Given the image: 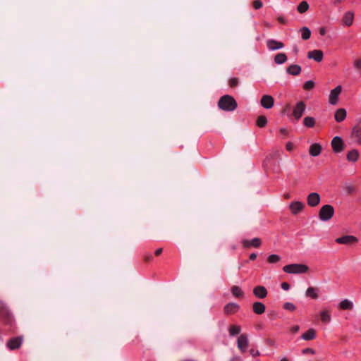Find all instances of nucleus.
<instances>
[{"instance_id":"obj_28","label":"nucleus","mask_w":361,"mask_h":361,"mask_svg":"<svg viewBox=\"0 0 361 361\" xmlns=\"http://www.w3.org/2000/svg\"><path fill=\"white\" fill-rule=\"evenodd\" d=\"M338 307L343 310H350L353 308V303L348 299H344L340 302Z\"/></svg>"},{"instance_id":"obj_21","label":"nucleus","mask_w":361,"mask_h":361,"mask_svg":"<svg viewBox=\"0 0 361 361\" xmlns=\"http://www.w3.org/2000/svg\"><path fill=\"white\" fill-rule=\"evenodd\" d=\"M322 151V147L319 143H313L309 148V153L312 157L319 156Z\"/></svg>"},{"instance_id":"obj_11","label":"nucleus","mask_w":361,"mask_h":361,"mask_svg":"<svg viewBox=\"0 0 361 361\" xmlns=\"http://www.w3.org/2000/svg\"><path fill=\"white\" fill-rule=\"evenodd\" d=\"M320 200L321 197L319 193L311 192L310 194L308 195L307 197V204L310 207H316L319 204Z\"/></svg>"},{"instance_id":"obj_16","label":"nucleus","mask_w":361,"mask_h":361,"mask_svg":"<svg viewBox=\"0 0 361 361\" xmlns=\"http://www.w3.org/2000/svg\"><path fill=\"white\" fill-rule=\"evenodd\" d=\"M289 208L291 213L294 215H296L302 212L304 208V204L299 201L292 202L289 205Z\"/></svg>"},{"instance_id":"obj_19","label":"nucleus","mask_w":361,"mask_h":361,"mask_svg":"<svg viewBox=\"0 0 361 361\" xmlns=\"http://www.w3.org/2000/svg\"><path fill=\"white\" fill-rule=\"evenodd\" d=\"M253 294L259 299H263L267 295V290L264 286H257L253 289Z\"/></svg>"},{"instance_id":"obj_15","label":"nucleus","mask_w":361,"mask_h":361,"mask_svg":"<svg viewBox=\"0 0 361 361\" xmlns=\"http://www.w3.org/2000/svg\"><path fill=\"white\" fill-rule=\"evenodd\" d=\"M267 47L270 51H275L283 48L284 44L281 42L273 39L267 41Z\"/></svg>"},{"instance_id":"obj_23","label":"nucleus","mask_w":361,"mask_h":361,"mask_svg":"<svg viewBox=\"0 0 361 361\" xmlns=\"http://www.w3.org/2000/svg\"><path fill=\"white\" fill-rule=\"evenodd\" d=\"M346 116V110L343 108H340L336 111L334 114V119L336 122L341 123L345 119Z\"/></svg>"},{"instance_id":"obj_54","label":"nucleus","mask_w":361,"mask_h":361,"mask_svg":"<svg viewBox=\"0 0 361 361\" xmlns=\"http://www.w3.org/2000/svg\"><path fill=\"white\" fill-rule=\"evenodd\" d=\"M230 361H242V359L240 357H233L230 360Z\"/></svg>"},{"instance_id":"obj_33","label":"nucleus","mask_w":361,"mask_h":361,"mask_svg":"<svg viewBox=\"0 0 361 361\" xmlns=\"http://www.w3.org/2000/svg\"><path fill=\"white\" fill-rule=\"evenodd\" d=\"M303 124L307 128H313L315 126V119L311 116H306L303 120Z\"/></svg>"},{"instance_id":"obj_1","label":"nucleus","mask_w":361,"mask_h":361,"mask_svg":"<svg viewBox=\"0 0 361 361\" xmlns=\"http://www.w3.org/2000/svg\"><path fill=\"white\" fill-rule=\"evenodd\" d=\"M219 107L224 111H233L237 108V102L234 98L230 95L221 97L218 102Z\"/></svg>"},{"instance_id":"obj_53","label":"nucleus","mask_w":361,"mask_h":361,"mask_svg":"<svg viewBox=\"0 0 361 361\" xmlns=\"http://www.w3.org/2000/svg\"><path fill=\"white\" fill-rule=\"evenodd\" d=\"M249 258L250 260H255L257 258V255L255 253H252L250 255Z\"/></svg>"},{"instance_id":"obj_51","label":"nucleus","mask_w":361,"mask_h":361,"mask_svg":"<svg viewBox=\"0 0 361 361\" xmlns=\"http://www.w3.org/2000/svg\"><path fill=\"white\" fill-rule=\"evenodd\" d=\"M280 133L284 135H288V130L286 128H281L280 129Z\"/></svg>"},{"instance_id":"obj_42","label":"nucleus","mask_w":361,"mask_h":361,"mask_svg":"<svg viewBox=\"0 0 361 361\" xmlns=\"http://www.w3.org/2000/svg\"><path fill=\"white\" fill-rule=\"evenodd\" d=\"M302 353L314 355L315 353V351L312 348H307L302 350Z\"/></svg>"},{"instance_id":"obj_25","label":"nucleus","mask_w":361,"mask_h":361,"mask_svg":"<svg viewBox=\"0 0 361 361\" xmlns=\"http://www.w3.org/2000/svg\"><path fill=\"white\" fill-rule=\"evenodd\" d=\"M265 310V305L261 302H255L252 304V310L257 314H262Z\"/></svg>"},{"instance_id":"obj_31","label":"nucleus","mask_w":361,"mask_h":361,"mask_svg":"<svg viewBox=\"0 0 361 361\" xmlns=\"http://www.w3.org/2000/svg\"><path fill=\"white\" fill-rule=\"evenodd\" d=\"M231 293L235 298H243L244 293L242 289L238 286H233L231 288Z\"/></svg>"},{"instance_id":"obj_50","label":"nucleus","mask_w":361,"mask_h":361,"mask_svg":"<svg viewBox=\"0 0 361 361\" xmlns=\"http://www.w3.org/2000/svg\"><path fill=\"white\" fill-rule=\"evenodd\" d=\"M278 21L282 24H286V20L284 17L283 16H279L277 18Z\"/></svg>"},{"instance_id":"obj_55","label":"nucleus","mask_w":361,"mask_h":361,"mask_svg":"<svg viewBox=\"0 0 361 361\" xmlns=\"http://www.w3.org/2000/svg\"><path fill=\"white\" fill-rule=\"evenodd\" d=\"M280 361H289V360L286 357H283Z\"/></svg>"},{"instance_id":"obj_41","label":"nucleus","mask_w":361,"mask_h":361,"mask_svg":"<svg viewBox=\"0 0 361 361\" xmlns=\"http://www.w3.org/2000/svg\"><path fill=\"white\" fill-rule=\"evenodd\" d=\"M255 9H259L262 7V2L260 0H255L252 3Z\"/></svg>"},{"instance_id":"obj_10","label":"nucleus","mask_w":361,"mask_h":361,"mask_svg":"<svg viewBox=\"0 0 361 361\" xmlns=\"http://www.w3.org/2000/svg\"><path fill=\"white\" fill-rule=\"evenodd\" d=\"M355 15L352 11L345 12L341 18L342 25L346 27H350L354 22Z\"/></svg>"},{"instance_id":"obj_27","label":"nucleus","mask_w":361,"mask_h":361,"mask_svg":"<svg viewBox=\"0 0 361 361\" xmlns=\"http://www.w3.org/2000/svg\"><path fill=\"white\" fill-rule=\"evenodd\" d=\"M286 71L288 74L296 76L300 74L301 67L298 65L293 64L287 68Z\"/></svg>"},{"instance_id":"obj_3","label":"nucleus","mask_w":361,"mask_h":361,"mask_svg":"<svg viewBox=\"0 0 361 361\" xmlns=\"http://www.w3.org/2000/svg\"><path fill=\"white\" fill-rule=\"evenodd\" d=\"M309 267L302 264H290L283 267V271L288 274H305L307 272Z\"/></svg>"},{"instance_id":"obj_13","label":"nucleus","mask_w":361,"mask_h":361,"mask_svg":"<svg viewBox=\"0 0 361 361\" xmlns=\"http://www.w3.org/2000/svg\"><path fill=\"white\" fill-rule=\"evenodd\" d=\"M241 243L243 245V246L245 248H248L250 247H260L261 244H262V241L260 240V238H255L252 240H243L241 241Z\"/></svg>"},{"instance_id":"obj_5","label":"nucleus","mask_w":361,"mask_h":361,"mask_svg":"<svg viewBox=\"0 0 361 361\" xmlns=\"http://www.w3.org/2000/svg\"><path fill=\"white\" fill-rule=\"evenodd\" d=\"M343 87L341 85H337L330 91L328 102L331 105H336L338 102L339 96L341 94Z\"/></svg>"},{"instance_id":"obj_43","label":"nucleus","mask_w":361,"mask_h":361,"mask_svg":"<svg viewBox=\"0 0 361 361\" xmlns=\"http://www.w3.org/2000/svg\"><path fill=\"white\" fill-rule=\"evenodd\" d=\"M286 149L288 152H291L294 149V145L291 142H288L286 145Z\"/></svg>"},{"instance_id":"obj_20","label":"nucleus","mask_w":361,"mask_h":361,"mask_svg":"<svg viewBox=\"0 0 361 361\" xmlns=\"http://www.w3.org/2000/svg\"><path fill=\"white\" fill-rule=\"evenodd\" d=\"M1 318L2 319L3 322L6 324L12 325L13 323V316L11 314V313L6 310H4L1 311L0 312Z\"/></svg>"},{"instance_id":"obj_46","label":"nucleus","mask_w":361,"mask_h":361,"mask_svg":"<svg viewBox=\"0 0 361 361\" xmlns=\"http://www.w3.org/2000/svg\"><path fill=\"white\" fill-rule=\"evenodd\" d=\"M250 354L253 357H256V356H259V352L257 350L251 349L250 350Z\"/></svg>"},{"instance_id":"obj_14","label":"nucleus","mask_w":361,"mask_h":361,"mask_svg":"<svg viewBox=\"0 0 361 361\" xmlns=\"http://www.w3.org/2000/svg\"><path fill=\"white\" fill-rule=\"evenodd\" d=\"M238 348L242 353H245L248 346V339L246 335L241 334L237 341Z\"/></svg>"},{"instance_id":"obj_48","label":"nucleus","mask_w":361,"mask_h":361,"mask_svg":"<svg viewBox=\"0 0 361 361\" xmlns=\"http://www.w3.org/2000/svg\"><path fill=\"white\" fill-rule=\"evenodd\" d=\"M319 34L322 35V36H324L326 35V29L324 27H322L319 28Z\"/></svg>"},{"instance_id":"obj_39","label":"nucleus","mask_w":361,"mask_h":361,"mask_svg":"<svg viewBox=\"0 0 361 361\" xmlns=\"http://www.w3.org/2000/svg\"><path fill=\"white\" fill-rule=\"evenodd\" d=\"M314 87V82L312 80H308L303 85V88L305 90H310Z\"/></svg>"},{"instance_id":"obj_37","label":"nucleus","mask_w":361,"mask_h":361,"mask_svg":"<svg viewBox=\"0 0 361 361\" xmlns=\"http://www.w3.org/2000/svg\"><path fill=\"white\" fill-rule=\"evenodd\" d=\"M281 260V257L278 255H275V254H273V255H270L268 258H267V262L269 263V264H274V263H277L279 262V261Z\"/></svg>"},{"instance_id":"obj_12","label":"nucleus","mask_w":361,"mask_h":361,"mask_svg":"<svg viewBox=\"0 0 361 361\" xmlns=\"http://www.w3.org/2000/svg\"><path fill=\"white\" fill-rule=\"evenodd\" d=\"M260 104L263 108L269 109L274 106V99L272 96L265 94L262 96Z\"/></svg>"},{"instance_id":"obj_38","label":"nucleus","mask_w":361,"mask_h":361,"mask_svg":"<svg viewBox=\"0 0 361 361\" xmlns=\"http://www.w3.org/2000/svg\"><path fill=\"white\" fill-rule=\"evenodd\" d=\"M283 308L286 310L293 312L296 310V306L292 302H285L283 304Z\"/></svg>"},{"instance_id":"obj_7","label":"nucleus","mask_w":361,"mask_h":361,"mask_svg":"<svg viewBox=\"0 0 361 361\" xmlns=\"http://www.w3.org/2000/svg\"><path fill=\"white\" fill-rule=\"evenodd\" d=\"M358 238L356 236L346 235H343L336 239V243L341 245H353L358 242Z\"/></svg>"},{"instance_id":"obj_47","label":"nucleus","mask_w":361,"mask_h":361,"mask_svg":"<svg viewBox=\"0 0 361 361\" xmlns=\"http://www.w3.org/2000/svg\"><path fill=\"white\" fill-rule=\"evenodd\" d=\"M354 66L357 68H359L361 67V59H357L354 62Z\"/></svg>"},{"instance_id":"obj_9","label":"nucleus","mask_w":361,"mask_h":361,"mask_svg":"<svg viewBox=\"0 0 361 361\" xmlns=\"http://www.w3.org/2000/svg\"><path fill=\"white\" fill-rule=\"evenodd\" d=\"M23 343V337L22 336H17L11 338L7 341L6 346L8 349L13 350L18 349L20 347Z\"/></svg>"},{"instance_id":"obj_17","label":"nucleus","mask_w":361,"mask_h":361,"mask_svg":"<svg viewBox=\"0 0 361 361\" xmlns=\"http://www.w3.org/2000/svg\"><path fill=\"white\" fill-rule=\"evenodd\" d=\"M307 57L310 59L314 60L317 62H320L323 59L324 54L322 50L315 49L309 51L307 53Z\"/></svg>"},{"instance_id":"obj_40","label":"nucleus","mask_w":361,"mask_h":361,"mask_svg":"<svg viewBox=\"0 0 361 361\" xmlns=\"http://www.w3.org/2000/svg\"><path fill=\"white\" fill-rule=\"evenodd\" d=\"M229 85L231 87H234L238 85V79L236 78H231L228 81Z\"/></svg>"},{"instance_id":"obj_49","label":"nucleus","mask_w":361,"mask_h":361,"mask_svg":"<svg viewBox=\"0 0 361 361\" xmlns=\"http://www.w3.org/2000/svg\"><path fill=\"white\" fill-rule=\"evenodd\" d=\"M152 259H153V257H152V255L151 254H146V255H145V260L146 262H149V261H151Z\"/></svg>"},{"instance_id":"obj_24","label":"nucleus","mask_w":361,"mask_h":361,"mask_svg":"<svg viewBox=\"0 0 361 361\" xmlns=\"http://www.w3.org/2000/svg\"><path fill=\"white\" fill-rule=\"evenodd\" d=\"M319 288L314 287H309L305 291V296L316 300L319 298Z\"/></svg>"},{"instance_id":"obj_35","label":"nucleus","mask_w":361,"mask_h":361,"mask_svg":"<svg viewBox=\"0 0 361 361\" xmlns=\"http://www.w3.org/2000/svg\"><path fill=\"white\" fill-rule=\"evenodd\" d=\"M309 8V4L307 1H302L298 6L297 10L300 13H303L306 12Z\"/></svg>"},{"instance_id":"obj_44","label":"nucleus","mask_w":361,"mask_h":361,"mask_svg":"<svg viewBox=\"0 0 361 361\" xmlns=\"http://www.w3.org/2000/svg\"><path fill=\"white\" fill-rule=\"evenodd\" d=\"M299 330H300V326L298 325H295L290 329V331L292 334H296L299 331Z\"/></svg>"},{"instance_id":"obj_52","label":"nucleus","mask_w":361,"mask_h":361,"mask_svg":"<svg viewBox=\"0 0 361 361\" xmlns=\"http://www.w3.org/2000/svg\"><path fill=\"white\" fill-rule=\"evenodd\" d=\"M162 251H163L162 248H158L157 250H155L154 254L156 256H159V255H161Z\"/></svg>"},{"instance_id":"obj_6","label":"nucleus","mask_w":361,"mask_h":361,"mask_svg":"<svg viewBox=\"0 0 361 361\" xmlns=\"http://www.w3.org/2000/svg\"><path fill=\"white\" fill-rule=\"evenodd\" d=\"M331 145L332 150L335 153H340L345 148L344 141L342 137L339 136H336L332 139Z\"/></svg>"},{"instance_id":"obj_2","label":"nucleus","mask_w":361,"mask_h":361,"mask_svg":"<svg viewBox=\"0 0 361 361\" xmlns=\"http://www.w3.org/2000/svg\"><path fill=\"white\" fill-rule=\"evenodd\" d=\"M349 140L350 144L361 146V118L357 120L356 124L352 128L349 135Z\"/></svg>"},{"instance_id":"obj_34","label":"nucleus","mask_w":361,"mask_h":361,"mask_svg":"<svg viewBox=\"0 0 361 361\" xmlns=\"http://www.w3.org/2000/svg\"><path fill=\"white\" fill-rule=\"evenodd\" d=\"M240 331H241V328L238 325L233 324V325H231L229 327V334L231 336H235V335L240 334Z\"/></svg>"},{"instance_id":"obj_4","label":"nucleus","mask_w":361,"mask_h":361,"mask_svg":"<svg viewBox=\"0 0 361 361\" xmlns=\"http://www.w3.org/2000/svg\"><path fill=\"white\" fill-rule=\"evenodd\" d=\"M334 214V209L330 204H325L322 206L319 212V217L322 221H327L330 220Z\"/></svg>"},{"instance_id":"obj_45","label":"nucleus","mask_w":361,"mask_h":361,"mask_svg":"<svg viewBox=\"0 0 361 361\" xmlns=\"http://www.w3.org/2000/svg\"><path fill=\"white\" fill-rule=\"evenodd\" d=\"M281 287L284 290H288L290 289V285L286 282H283L281 284Z\"/></svg>"},{"instance_id":"obj_18","label":"nucleus","mask_w":361,"mask_h":361,"mask_svg":"<svg viewBox=\"0 0 361 361\" xmlns=\"http://www.w3.org/2000/svg\"><path fill=\"white\" fill-rule=\"evenodd\" d=\"M240 309V306L235 302H229L226 304L224 308L226 314H233L236 313Z\"/></svg>"},{"instance_id":"obj_29","label":"nucleus","mask_w":361,"mask_h":361,"mask_svg":"<svg viewBox=\"0 0 361 361\" xmlns=\"http://www.w3.org/2000/svg\"><path fill=\"white\" fill-rule=\"evenodd\" d=\"M321 321L324 324H328L331 322V317L328 310H324L319 313Z\"/></svg>"},{"instance_id":"obj_8","label":"nucleus","mask_w":361,"mask_h":361,"mask_svg":"<svg viewBox=\"0 0 361 361\" xmlns=\"http://www.w3.org/2000/svg\"><path fill=\"white\" fill-rule=\"evenodd\" d=\"M305 108H306V105L304 102L300 101V102H298L295 104V107L293 108V117L296 120H299L302 117L303 113L305 112Z\"/></svg>"},{"instance_id":"obj_22","label":"nucleus","mask_w":361,"mask_h":361,"mask_svg":"<svg viewBox=\"0 0 361 361\" xmlns=\"http://www.w3.org/2000/svg\"><path fill=\"white\" fill-rule=\"evenodd\" d=\"M360 157L359 151L357 149H353L346 154V159L350 162H356Z\"/></svg>"},{"instance_id":"obj_26","label":"nucleus","mask_w":361,"mask_h":361,"mask_svg":"<svg viewBox=\"0 0 361 361\" xmlns=\"http://www.w3.org/2000/svg\"><path fill=\"white\" fill-rule=\"evenodd\" d=\"M316 338V331L310 328L306 332L302 334L301 338L305 341H311Z\"/></svg>"},{"instance_id":"obj_32","label":"nucleus","mask_w":361,"mask_h":361,"mask_svg":"<svg viewBox=\"0 0 361 361\" xmlns=\"http://www.w3.org/2000/svg\"><path fill=\"white\" fill-rule=\"evenodd\" d=\"M300 32L301 34L302 39L304 40H307V39H310L311 37V31L307 27H302L300 30Z\"/></svg>"},{"instance_id":"obj_36","label":"nucleus","mask_w":361,"mask_h":361,"mask_svg":"<svg viewBox=\"0 0 361 361\" xmlns=\"http://www.w3.org/2000/svg\"><path fill=\"white\" fill-rule=\"evenodd\" d=\"M267 123V119L264 116H259L257 119V125L259 128L264 127Z\"/></svg>"},{"instance_id":"obj_30","label":"nucleus","mask_w":361,"mask_h":361,"mask_svg":"<svg viewBox=\"0 0 361 361\" xmlns=\"http://www.w3.org/2000/svg\"><path fill=\"white\" fill-rule=\"evenodd\" d=\"M288 58L286 54L279 53L274 57V62L276 64H283L287 61Z\"/></svg>"}]
</instances>
